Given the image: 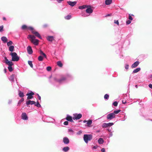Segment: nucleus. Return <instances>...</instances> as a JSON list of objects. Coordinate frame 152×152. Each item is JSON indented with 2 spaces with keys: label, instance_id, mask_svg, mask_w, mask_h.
<instances>
[{
  "label": "nucleus",
  "instance_id": "nucleus-27",
  "mask_svg": "<svg viewBox=\"0 0 152 152\" xmlns=\"http://www.w3.org/2000/svg\"><path fill=\"white\" fill-rule=\"evenodd\" d=\"M88 5H83V6H80L78 8L79 9H84L88 7Z\"/></svg>",
  "mask_w": 152,
  "mask_h": 152
},
{
  "label": "nucleus",
  "instance_id": "nucleus-63",
  "mask_svg": "<svg viewBox=\"0 0 152 152\" xmlns=\"http://www.w3.org/2000/svg\"><path fill=\"white\" fill-rule=\"evenodd\" d=\"M6 70H6V69H5H5H4V72L5 73H6V72H7V71H6Z\"/></svg>",
  "mask_w": 152,
  "mask_h": 152
},
{
  "label": "nucleus",
  "instance_id": "nucleus-62",
  "mask_svg": "<svg viewBox=\"0 0 152 152\" xmlns=\"http://www.w3.org/2000/svg\"><path fill=\"white\" fill-rule=\"evenodd\" d=\"M111 15V14H108L107 15L105 16V17L110 16Z\"/></svg>",
  "mask_w": 152,
  "mask_h": 152
},
{
  "label": "nucleus",
  "instance_id": "nucleus-15",
  "mask_svg": "<svg viewBox=\"0 0 152 152\" xmlns=\"http://www.w3.org/2000/svg\"><path fill=\"white\" fill-rule=\"evenodd\" d=\"M15 77V75L12 74L8 78L9 80L11 82V83H13L14 82Z\"/></svg>",
  "mask_w": 152,
  "mask_h": 152
},
{
  "label": "nucleus",
  "instance_id": "nucleus-35",
  "mask_svg": "<svg viewBox=\"0 0 152 152\" xmlns=\"http://www.w3.org/2000/svg\"><path fill=\"white\" fill-rule=\"evenodd\" d=\"M72 18V16L71 15H68L64 17V18L67 20L70 19Z\"/></svg>",
  "mask_w": 152,
  "mask_h": 152
},
{
  "label": "nucleus",
  "instance_id": "nucleus-48",
  "mask_svg": "<svg viewBox=\"0 0 152 152\" xmlns=\"http://www.w3.org/2000/svg\"><path fill=\"white\" fill-rule=\"evenodd\" d=\"M82 133V131L81 130L79 131L77 133V134L78 135H80Z\"/></svg>",
  "mask_w": 152,
  "mask_h": 152
},
{
  "label": "nucleus",
  "instance_id": "nucleus-10",
  "mask_svg": "<svg viewBox=\"0 0 152 152\" xmlns=\"http://www.w3.org/2000/svg\"><path fill=\"white\" fill-rule=\"evenodd\" d=\"M114 125L113 123H103L102 125V127L104 128H106L109 127H110L111 126Z\"/></svg>",
  "mask_w": 152,
  "mask_h": 152
},
{
  "label": "nucleus",
  "instance_id": "nucleus-49",
  "mask_svg": "<svg viewBox=\"0 0 152 152\" xmlns=\"http://www.w3.org/2000/svg\"><path fill=\"white\" fill-rule=\"evenodd\" d=\"M131 23V20H127L126 21V24L127 25H129V24H130Z\"/></svg>",
  "mask_w": 152,
  "mask_h": 152
},
{
  "label": "nucleus",
  "instance_id": "nucleus-59",
  "mask_svg": "<svg viewBox=\"0 0 152 152\" xmlns=\"http://www.w3.org/2000/svg\"><path fill=\"white\" fill-rule=\"evenodd\" d=\"M37 95H38V99L39 100H41V97H40V96L38 94H37Z\"/></svg>",
  "mask_w": 152,
  "mask_h": 152
},
{
  "label": "nucleus",
  "instance_id": "nucleus-61",
  "mask_svg": "<svg viewBox=\"0 0 152 152\" xmlns=\"http://www.w3.org/2000/svg\"><path fill=\"white\" fill-rule=\"evenodd\" d=\"M48 26V25L46 24H45L43 25V27L44 28H45L47 27Z\"/></svg>",
  "mask_w": 152,
  "mask_h": 152
},
{
  "label": "nucleus",
  "instance_id": "nucleus-34",
  "mask_svg": "<svg viewBox=\"0 0 152 152\" xmlns=\"http://www.w3.org/2000/svg\"><path fill=\"white\" fill-rule=\"evenodd\" d=\"M57 65L60 67H62L63 66V64L61 61H58L57 62Z\"/></svg>",
  "mask_w": 152,
  "mask_h": 152
},
{
  "label": "nucleus",
  "instance_id": "nucleus-12",
  "mask_svg": "<svg viewBox=\"0 0 152 152\" xmlns=\"http://www.w3.org/2000/svg\"><path fill=\"white\" fill-rule=\"evenodd\" d=\"M87 9L86 10V13L88 14H91L93 12V10L91 9V6L90 5H88V7H87Z\"/></svg>",
  "mask_w": 152,
  "mask_h": 152
},
{
  "label": "nucleus",
  "instance_id": "nucleus-6",
  "mask_svg": "<svg viewBox=\"0 0 152 152\" xmlns=\"http://www.w3.org/2000/svg\"><path fill=\"white\" fill-rule=\"evenodd\" d=\"M72 118L74 120H78L81 118L82 115L81 114H77V113L73 114Z\"/></svg>",
  "mask_w": 152,
  "mask_h": 152
},
{
  "label": "nucleus",
  "instance_id": "nucleus-50",
  "mask_svg": "<svg viewBox=\"0 0 152 152\" xmlns=\"http://www.w3.org/2000/svg\"><path fill=\"white\" fill-rule=\"evenodd\" d=\"M68 121H65L64 123V125H68Z\"/></svg>",
  "mask_w": 152,
  "mask_h": 152
},
{
  "label": "nucleus",
  "instance_id": "nucleus-33",
  "mask_svg": "<svg viewBox=\"0 0 152 152\" xmlns=\"http://www.w3.org/2000/svg\"><path fill=\"white\" fill-rule=\"evenodd\" d=\"M24 100V99L23 98H22L21 99L19 100L18 101V103L17 106H20V104L22 102H23Z\"/></svg>",
  "mask_w": 152,
  "mask_h": 152
},
{
  "label": "nucleus",
  "instance_id": "nucleus-13",
  "mask_svg": "<svg viewBox=\"0 0 152 152\" xmlns=\"http://www.w3.org/2000/svg\"><path fill=\"white\" fill-rule=\"evenodd\" d=\"M31 32L34 34H35V36L38 37L40 39H42V37L40 35V34L39 33L33 30H31Z\"/></svg>",
  "mask_w": 152,
  "mask_h": 152
},
{
  "label": "nucleus",
  "instance_id": "nucleus-24",
  "mask_svg": "<svg viewBox=\"0 0 152 152\" xmlns=\"http://www.w3.org/2000/svg\"><path fill=\"white\" fill-rule=\"evenodd\" d=\"M92 121L91 120H89L87 121L86 123L87 126L88 127H90V125L92 123Z\"/></svg>",
  "mask_w": 152,
  "mask_h": 152
},
{
  "label": "nucleus",
  "instance_id": "nucleus-30",
  "mask_svg": "<svg viewBox=\"0 0 152 152\" xmlns=\"http://www.w3.org/2000/svg\"><path fill=\"white\" fill-rule=\"evenodd\" d=\"M98 142L99 144H102L104 142V140L103 138H100L98 140Z\"/></svg>",
  "mask_w": 152,
  "mask_h": 152
},
{
  "label": "nucleus",
  "instance_id": "nucleus-4",
  "mask_svg": "<svg viewBox=\"0 0 152 152\" xmlns=\"http://www.w3.org/2000/svg\"><path fill=\"white\" fill-rule=\"evenodd\" d=\"M93 136L91 134H84L83 135V140L85 142L87 143L89 141L92 139Z\"/></svg>",
  "mask_w": 152,
  "mask_h": 152
},
{
  "label": "nucleus",
  "instance_id": "nucleus-51",
  "mask_svg": "<svg viewBox=\"0 0 152 152\" xmlns=\"http://www.w3.org/2000/svg\"><path fill=\"white\" fill-rule=\"evenodd\" d=\"M113 134L112 133V132H111V133H110V134H109L108 137H109V138H110V137H112V136H113Z\"/></svg>",
  "mask_w": 152,
  "mask_h": 152
},
{
  "label": "nucleus",
  "instance_id": "nucleus-3",
  "mask_svg": "<svg viewBox=\"0 0 152 152\" xmlns=\"http://www.w3.org/2000/svg\"><path fill=\"white\" fill-rule=\"evenodd\" d=\"M35 37L32 35H29L28 37V38H30L31 41V42L33 43L35 45H37L39 44V40L35 39Z\"/></svg>",
  "mask_w": 152,
  "mask_h": 152
},
{
  "label": "nucleus",
  "instance_id": "nucleus-18",
  "mask_svg": "<svg viewBox=\"0 0 152 152\" xmlns=\"http://www.w3.org/2000/svg\"><path fill=\"white\" fill-rule=\"evenodd\" d=\"M140 62L139 61H136L133 63L131 66L132 68H134L137 67L139 64Z\"/></svg>",
  "mask_w": 152,
  "mask_h": 152
},
{
  "label": "nucleus",
  "instance_id": "nucleus-46",
  "mask_svg": "<svg viewBox=\"0 0 152 152\" xmlns=\"http://www.w3.org/2000/svg\"><path fill=\"white\" fill-rule=\"evenodd\" d=\"M125 69H129V65L128 64H126L125 65Z\"/></svg>",
  "mask_w": 152,
  "mask_h": 152
},
{
  "label": "nucleus",
  "instance_id": "nucleus-58",
  "mask_svg": "<svg viewBox=\"0 0 152 152\" xmlns=\"http://www.w3.org/2000/svg\"><path fill=\"white\" fill-rule=\"evenodd\" d=\"M88 15H87L86 14H85V13H84L82 15V16L83 17H86V16H88Z\"/></svg>",
  "mask_w": 152,
  "mask_h": 152
},
{
  "label": "nucleus",
  "instance_id": "nucleus-56",
  "mask_svg": "<svg viewBox=\"0 0 152 152\" xmlns=\"http://www.w3.org/2000/svg\"><path fill=\"white\" fill-rule=\"evenodd\" d=\"M148 86L149 88H150L151 89H152V84H149Z\"/></svg>",
  "mask_w": 152,
  "mask_h": 152
},
{
  "label": "nucleus",
  "instance_id": "nucleus-20",
  "mask_svg": "<svg viewBox=\"0 0 152 152\" xmlns=\"http://www.w3.org/2000/svg\"><path fill=\"white\" fill-rule=\"evenodd\" d=\"M63 142L65 144H67L69 143V141L67 137H64L63 139Z\"/></svg>",
  "mask_w": 152,
  "mask_h": 152
},
{
  "label": "nucleus",
  "instance_id": "nucleus-8",
  "mask_svg": "<svg viewBox=\"0 0 152 152\" xmlns=\"http://www.w3.org/2000/svg\"><path fill=\"white\" fill-rule=\"evenodd\" d=\"M34 94V93L30 91L29 93H27L26 94V95L28 96L27 99H32L33 98V95Z\"/></svg>",
  "mask_w": 152,
  "mask_h": 152
},
{
  "label": "nucleus",
  "instance_id": "nucleus-9",
  "mask_svg": "<svg viewBox=\"0 0 152 152\" xmlns=\"http://www.w3.org/2000/svg\"><path fill=\"white\" fill-rule=\"evenodd\" d=\"M21 28L22 29L24 30L26 29H29L31 30H31H34V28L33 27H31V26H27L25 25H23L21 27Z\"/></svg>",
  "mask_w": 152,
  "mask_h": 152
},
{
  "label": "nucleus",
  "instance_id": "nucleus-39",
  "mask_svg": "<svg viewBox=\"0 0 152 152\" xmlns=\"http://www.w3.org/2000/svg\"><path fill=\"white\" fill-rule=\"evenodd\" d=\"M120 111L121 110H115L113 112V113H114V114L115 115V114H118Z\"/></svg>",
  "mask_w": 152,
  "mask_h": 152
},
{
  "label": "nucleus",
  "instance_id": "nucleus-17",
  "mask_svg": "<svg viewBox=\"0 0 152 152\" xmlns=\"http://www.w3.org/2000/svg\"><path fill=\"white\" fill-rule=\"evenodd\" d=\"M27 50L28 53L29 54H31L33 53V51L31 47L30 46H28L27 47Z\"/></svg>",
  "mask_w": 152,
  "mask_h": 152
},
{
  "label": "nucleus",
  "instance_id": "nucleus-40",
  "mask_svg": "<svg viewBox=\"0 0 152 152\" xmlns=\"http://www.w3.org/2000/svg\"><path fill=\"white\" fill-rule=\"evenodd\" d=\"M34 105L35 106H37L38 107H41V105L39 104V102H37L36 104L35 103V104H34Z\"/></svg>",
  "mask_w": 152,
  "mask_h": 152
},
{
  "label": "nucleus",
  "instance_id": "nucleus-7",
  "mask_svg": "<svg viewBox=\"0 0 152 152\" xmlns=\"http://www.w3.org/2000/svg\"><path fill=\"white\" fill-rule=\"evenodd\" d=\"M115 117V115L113 113H110L107 116V118L108 120H111Z\"/></svg>",
  "mask_w": 152,
  "mask_h": 152
},
{
  "label": "nucleus",
  "instance_id": "nucleus-44",
  "mask_svg": "<svg viewBox=\"0 0 152 152\" xmlns=\"http://www.w3.org/2000/svg\"><path fill=\"white\" fill-rule=\"evenodd\" d=\"M51 68L50 66H48L47 67L46 69L48 71H50L51 70Z\"/></svg>",
  "mask_w": 152,
  "mask_h": 152
},
{
  "label": "nucleus",
  "instance_id": "nucleus-47",
  "mask_svg": "<svg viewBox=\"0 0 152 152\" xmlns=\"http://www.w3.org/2000/svg\"><path fill=\"white\" fill-rule=\"evenodd\" d=\"M4 26L2 25L0 26V32H1L3 30Z\"/></svg>",
  "mask_w": 152,
  "mask_h": 152
},
{
  "label": "nucleus",
  "instance_id": "nucleus-1",
  "mask_svg": "<svg viewBox=\"0 0 152 152\" xmlns=\"http://www.w3.org/2000/svg\"><path fill=\"white\" fill-rule=\"evenodd\" d=\"M72 78V77L71 75L69 74H67L62 76L60 79L58 80V82L60 83H62L70 80Z\"/></svg>",
  "mask_w": 152,
  "mask_h": 152
},
{
  "label": "nucleus",
  "instance_id": "nucleus-36",
  "mask_svg": "<svg viewBox=\"0 0 152 152\" xmlns=\"http://www.w3.org/2000/svg\"><path fill=\"white\" fill-rule=\"evenodd\" d=\"M109 95L107 94H106L104 95V98L105 100H107L109 99Z\"/></svg>",
  "mask_w": 152,
  "mask_h": 152
},
{
  "label": "nucleus",
  "instance_id": "nucleus-52",
  "mask_svg": "<svg viewBox=\"0 0 152 152\" xmlns=\"http://www.w3.org/2000/svg\"><path fill=\"white\" fill-rule=\"evenodd\" d=\"M12 100L11 99H9V100H8V103L9 104H11L12 102Z\"/></svg>",
  "mask_w": 152,
  "mask_h": 152
},
{
  "label": "nucleus",
  "instance_id": "nucleus-29",
  "mask_svg": "<svg viewBox=\"0 0 152 152\" xmlns=\"http://www.w3.org/2000/svg\"><path fill=\"white\" fill-rule=\"evenodd\" d=\"M112 2V0H105V4L107 5L110 4Z\"/></svg>",
  "mask_w": 152,
  "mask_h": 152
},
{
  "label": "nucleus",
  "instance_id": "nucleus-2",
  "mask_svg": "<svg viewBox=\"0 0 152 152\" xmlns=\"http://www.w3.org/2000/svg\"><path fill=\"white\" fill-rule=\"evenodd\" d=\"M5 63L8 66V69L10 72H12L13 70V68L12 66L13 65V63L11 61H9L6 57H4Z\"/></svg>",
  "mask_w": 152,
  "mask_h": 152
},
{
  "label": "nucleus",
  "instance_id": "nucleus-60",
  "mask_svg": "<svg viewBox=\"0 0 152 152\" xmlns=\"http://www.w3.org/2000/svg\"><path fill=\"white\" fill-rule=\"evenodd\" d=\"M122 102L123 104H124L126 103V101L123 100L122 101Z\"/></svg>",
  "mask_w": 152,
  "mask_h": 152
},
{
  "label": "nucleus",
  "instance_id": "nucleus-37",
  "mask_svg": "<svg viewBox=\"0 0 152 152\" xmlns=\"http://www.w3.org/2000/svg\"><path fill=\"white\" fill-rule=\"evenodd\" d=\"M28 64L31 68H33V65L31 61H28Z\"/></svg>",
  "mask_w": 152,
  "mask_h": 152
},
{
  "label": "nucleus",
  "instance_id": "nucleus-11",
  "mask_svg": "<svg viewBox=\"0 0 152 152\" xmlns=\"http://www.w3.org/2000/svg\"><path fill=\"white\" fill-rule=\"evenodd\" d=\"M21 118L24 120H27L28 119V117L25 113H23L21 114Z\"/></svg>",
  "mask_w": 152,
  "mask_h": 152
},
{
  "label": "nucleus",
  "instance_id": "nucleus-23",
  "mask_svg": "<svg viewBox=\"0 0 152 152\" xmlns=\"http://www.w3.org/2000/svg\"><path fill=\"white\" fill-rule=\"evenodd\" d=\"M18 95L20 97L22 98L24 96L23 93L20 90L18 91Z\"/></svg>",
  "mask_w": 152,
  "mask_h": 152
},
{
  "label": "nucleus",
  "instance_id": "nucleus-19",
  "mask_svg": "<svg viewBox=\"0 0 152 152\" xmlns=\"http://www.w3.org/2000/svg\"><path fill=\"white\" fill-rule=\"evenodd\" d=\"M67 3L68 4L70 5V6L72 7H73L76 4L77 2L76 1H67Z\"/></svg>",
  "mask_w": 152,
  "mask_h": 152
},
{
  "label": "nucleus",
  "instance_id": "nucleus-25",
  "mask_svg": "<svg viewBox=\"0 0 152 152\" xmlns=\"http://www.w3.org/2000/svg\"><path fill=\"white\" fill-rule=\"evenodd\" d=\"M141 68L140 67L137 68L134 70L132 72V73H137L140 71Z\"/></svg>",
  "mask_w": 152,
  "mask_h": 152
},
{
  "label": "nucleus",
  "instance_id": "nucleus-38",
  "mask_svg": "<svg viewBox=\"0 0 152 152\" xmlns=\"http://www.w3.org/2000/svg\"><path fill=\"white\" fill-rule=\"evenodd\" d=\"M43 57L42 56H39L38 58V60L39 61H43Z\"/></svg>",
  "mask_w": 152,
  "mask_h": 152
},
{
  "label": "nucleus",
  "instance_id": "nucleus-45",
  "mask_svg": "<svg viewBox=\"0 0 152 152\" xmlns=\"http://www.w3.org/2000/svg\"><path fill=\"white\" fill-rule=\"evenodd\" d=\"M114 23L118 25H119V23L118 20H114Z\"/></svg>",
  "mask_w": 152,
  "mask_h": 152
},
{
  "label": "nucleus",
  "instance_id": "nucleus-32",
  "mask_svg": "<svg viewBox=\"0 0 152 152\" xmlns=\"http://www.w3.org/2000/svg\"><path fill=\"white\" fill-rule=\"evenodd\" d=\"M14 47L13 45H11L9 47V50L10 51L12 52L14 50Z\"/></svg>",
  "mask_w": 152,
  "mask_h": 152
},
{
  "label": "nucleus",
  "instance_id": "nucleus-5",
  "mask_svg": "<svg viewBox=\"0 0 152 152\" xmlns=\"http://www.w3.org/2000/svg\"><path fill=\"white\" fill-rule=\"evenodd\" d=\"M12 56V61H18L19 59V57L15 52H11L10 54Z\"/></svg>",
  "mask_w": 152,
  "mask_h": 152
},
{
  "label": "nucleus",
  "instance_id": "nucleus-42",
  "mask_svg": "<svg viewBox=\"0 0 152 152\" xmlns=\"http://www.w3.org/2000/svg\"><path fill=\"white\" fill-rule=\"evenodd\" d=\"M13 43L12 41H10L9 42L7 43V45L8 46H9L10 45H12Z\"/></svg>",
  "mask_w": 152,
  "mask_h": 152
},
{
  "label": "nucleus",
  "instance_id": "nucleus-57",
  "mask_svg": "<svg viewBox=\"0 0 152 152\" xmlns=\"http://www.w3.org/2000/svg\"><path fill=\"white\" fill-rule=\"evenodd\" d=\"M108 132H111L112 130V128H109L107 129Z\"/></svg>",
  "mask_w": 152,
  "mask_h": 152
},
{
  "label": "nucleus",
  "instance_id": "nucleus-41",
  "mask_svg": "<svg viewBox=\"0 0 152 152\" xmlns=\"http://www.w3.org/2000/svg\"><path fill=\"white\" fill-rule=\"evenodd\" d=\"M132 16H133L134 15L132 14L131 15V14H129V15L128 18H129V20H133V19L132 17Z\"/></svg>",
  "mask_w": 152,
  "mask_h": 152
},
{
  "label": "nucleus",
  "instance_id": "nucleus-54",
  "mask_svg": "<svg viewBox=\"0 0 152 152\" xmlns=\"http://www.w3.org/2000/svg\"><path fill=\"white\" fill-rule=\"evenodd\" d=\"M97 148V146H94L92 147V149H96Z\"/></svg>",
  "mask_w": 152,
  "mask_h": 152
},
{
  "label": "nucleus",
  "instance_id": "nucleus-21",
  "mask_svg": "<svg viewBox=\"0 0 152 152\" xmlns=\"http://www.w3.org/2000/svg\"><path fill=\"white\" fill-rule=\"evenodd\" d=\"M47 39L49 41L52 42L54 39V38L53 36H48L47 37Z\"/></svg>",
  "mask_w": 152,
  "mask_h": 152
},
{
  "label": "nucleus",
  "instance_id": "nucleus-26",
  "mask_svg": "<svg viewBox=\"0 0 152 152\" xmlns=\"http://www.w3.org/2000/svg\"><path fill=\"white\" fill-rule=\"evenodd\" d=\"M39 53L42 55L43 56V57L46 58L47 56L41 50H40L39 51Z\"/></svg>",
  "mask_w": 152,
  "mask_h": 152
},
{
  "label": "nucleus",
  "instance_id": "nucleus-14",
  "mask_svg": "<svg viewBox=\"0 0 152 152\" xmlns=\"http://www.w3.org/2000/svg\"><path fill=\"white\" fill-rule=\"evenodd\" d=\"M36 103V102L34 101L29 100L26 102V104L27 107H29V104L32 105Z\"/></svg>",
  "mask_w": 152,
  "mask_h": 152
},
{
  "label": "nucleus",
  "instance_id": "nucleus-22",
  "mask_svg": "<svg viewBox=\"0 0 152 152\" xmlns=\"http://www.w3.org/2000/svg\"><path fill=\"white\" fill-rule=\"evenodd\" d=\"M68 132L69 134L71 135H73L75 133L74 131L72 129H68Z\"/></svg>",
  "mask_w": 152,
  "mask_h": 152
},
{
  "label": "nucleus",
  "instance_id": "nucleus-28",
  "mask_svg": "<svg viewBox=\"0 0 152 152\" xmlns=\"http://www.w3.org/2000/svg\"><path fill=\"white\" fill-rule=\"evenodd\" d=\"M69 149V148L68 146L65 147L62 149V151L65 152L68 151Z\"/></svg>",
  "mask_w": 152,
  "mask_h": 152
},
{
  "label": "nucleus",
  "instance_id": "nucleus-16",
  "mask_svg": "<svg viewBox=\"0 0 152 152\" xmlns=\"http://www.w3.org/2000/svg\"><path fill=\"white\" fill-rule=\"evenodd\" d=\"M72 119V117L71 116L69 115H67L66 119L67 121L72 122H73Z\"/></svg>",
  "mask_w": 152,
  "mask_h": 152
},
{
  "label": "nucleus",
  "instance_id": "nucleus-31",
  "mask_svg": "<svg viewBox=\"0 0 152 152\" xmlns=\"http://www.w3.org/2000/svg\"><path fill=\"white\" fill-rule=\"evenodd\" d=\"M1 40L3 42H6L7 40V38L5 37H3L1 38Z\"/></svg>",
  "mask_w": 152,
  "mask_h": 152
},
{
  "label": "nucleus",
  "instance_id": "nucleus-64",
  "mask_svg": "<svg viewBox=\"0 0 152 152\" xmlns=\"http://www.w3.org/2000/svg\"><path fill=\"white\" fill-rule=\"evenodd\" d=\"M3 20H6V18H5V17H3Z\"/></svg>",
  "mask_w": 152,
  "mask_h": 152
},
{
  "label": "nucleus",
  "instance_id": "nucleus-53",
  "mask_svg": "<svg viewBox=\"0 0 152 152\" xmlns=\"http://www.w3.org/2000/svg\"><path fill=\"white\" fill-rule=\"evenodd\" d=\"M126 118H127L126 116L125 115L124 117L123 118V119L122 121H125L126 119Z\"/></svg>",
  "mask_w": 152,
  "mask_h": 152
},
{
  "label": "nucleus",
  "instance_id": "nucleus-43",
  "mask_svg": "<svg viewBox=\"0 0 152 152\" xmlns=\"http://www.w3.org/2000/svg\"><path fill=\"white\" fill-rule=\"evenodd\" d=\"M118 104V102L116 101L114 102L113 103V105H114L115 107L117 106Z\"/></svg>",
  "mask_w": 152,
  "mask_h": 152
},
{
  "label": "nucleus",
  "instance_id": "nucleus-55",
  "mask_svg": "<svg viewBox=\"0 0 152 152\" xmlns=\"http://www.w3.org/2000/svg\"><path fill=\"white\" fill-rule=\"evenodd\" d=\"M101 151L102 152H105V149L104 148H102L101 149Z\"/></svg>",
  "mask_w": 152,
  "mask_h": 152
}]
</instances>
